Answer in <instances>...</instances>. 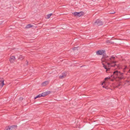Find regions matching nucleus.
<instances>
[{
    "label": "nucleus",
    "instance_id": "f257e3e1",
    "mask_svg": "<svg viewBox=\"0 0 130 130\" xmlns=\"http://www.w3.org/2000/svg\"><path fill=\"white\" fill-rule=\"evenodd\" d=\"M124 73H121L120 71L117 70H116L113 72V75L111 76L110 77L113 78V79H112L111 80L113 81L114 79L117 80V79H118V81L121 80L124 78Z\"/></svg>",
    "mask_w": 130,
    "mask_h": 130
},
{
    "label": "nucleus",
    "instance_id": "f03ea898",
    "mask_svg": "<svg viewBox=\"0 0 130 130\" xmlns=\"http://www.w3.org/2000/svg\"><path fill=\"white\" fill-rule=\"evenodd\" d=\"M103 57L101 59V61L103 62H106L108 61L109 62H112L113 60H115V57L113 56H112L110 57H109L108 56L106 55V54L103 55L102 56Z\"/></svg>",
    "mask_w": 130,
    "mask_h": 130
},
{
    "label": "nucleus",
    "instance_id": "7ed1b4c3",
    "mask_svg": "<svg viewBox=\"0 0 130 130\" xmlns=\"http://www.w3.org/2000/svg\"><path fill=\"white\" fill-rule=\"evenodd\" d=\"M103 24L104 22L99 19L96 20L93 23L94 25L98 26L102 25Z\"/></svg>",
    "mask_w": 130,
    "mask_h": 130
},
{
    "label": "nucleus",
    "instance_id": "20e7f679",
    "mask_svg": "<svg viewBox=\"0 0 130 130\" xmlns=\"http://www.w3.org/2000/svg\"><path fill=\"white\" fill-rule=\"evenodd\" d=\"M96 54L97 55H104L106 54V51L104 50H99L96 52Z\"/></svg>",
    "mask_w": 130,
    "mask_h": 130
},
{
    "label": "nucleus",
    "instance_id": "39448f33",
    "mask_svg": "<svg viewBox=\"0 0 130 130\" xmlns=\"http://www.w3.org/2000/svg\"><path fill=\"white\" fill-rule=\"evenodd\" d=\"M15 57L14 56H11L10 57L9 60L11 63H13L15 61Z\"/></svg>",
    "mask_w": 130,
    "mask_h": 130
},
{
    "label": "nucleus",
    "instance_id": "423d86ee",
    "mask_svg": "<svg viewBox=\"0 0 130 130\" xmlns=\"http://www.w3.org/2000/svg\"><path fill=\"white\" fill-rule=\"evenodd\" d=\"M102 65H103V67H104V68L106 69V72H107V71H110V68H107V66L104 63H102Z\"/></svg>",
    "mask_w": 130,
    "mask_h": 130
},
{
    "label": "nucleus",
    "instance_id": "0eeeda50",
    "mask_svg": "<svg viewBox=\"0 0 130 130\" xmlns=\"http://www.w3.org/2000/svg\"><path fill=\"white\" fill-rule=\"evenodd\" d=\"M49 82L48 81H45L42 83L41 86H45L48 85L49 84Z\"/></svg>",
    "mask_w": 130,
    "mask_h": 130
},
{
    "label": "nucleus",
    "instance_id": "6e6552de",
    "mask_svg": "<svg viewBox=\"0 0 130 130\" xmlns=\"http://www.w3.org/2000/svg\"><path fill=\"white\" fill-rule=\"evenodd\" d=\"M78 17H79L82 16L84 15L85 14L84 12L83 11L78 12Z\"/></svg>",
    "mask_w": 130,
    "mask_h": 130
},
{
    "label": "nucleus",
    "instance_id": "1a4fd4ad",
    "mask_svg": "<svg viewBox=\"0 0 130 130\" xmlns=\"http://www.w3.org/2000/svg\"><path fill=\"white\" fill-rule=\"evenodd\" d=\"M102 63H103V62H105L106 63H107V64L108 65V68H110V67H111L110 64L111 63H110V62H109L108 61H107L106 62H103V61H101Z\"/></svg>",
    "mask_w": 130,
    "mask_h": 130
},
{
    "label": "nucleus",
    "instance_id": "9d476101",
    "mask_svg": "<svg viewBox=\"0 0 130 130\" xmlns=\"http://www.w3.org/2000/svg\"><path fill=\"white\" fill-rule=\"evenodd\" d=\"M4 80L3 79L2 80H0V86L2 87L5 84L4 83Z\"/></svg>",
    "mask_w": 130,
    "mask_h": 130
},
{
    "label": "nucleus",
    "instance_id": "9b49d317",
    "mask_svg": "<svg viewBox=\"0 0 130 130\" xmlns=\"http://www.w3.org/2000/svg\"><path fill=\"white\" fill-rule=\"evenodd\" d=\"M66 76V75L64 73H63L62 75H61L59 76V78L61 79L63 78Z\"/></svg>",
    "mask_w": 130,
    "mask_h": 130
},
{
    "label": "nucleus",
    "instance_id": "f8f14e48",
    "mask_svg": "<svg viewBox=\"0 0 130 130\" xmlns=\"http://www.w3.org/2000/svg\"><path fill=\"white\" fill-rule=\"evenodd\" d=\"M72 14L75 17H78V12H74L72 13Z\"/></svg>",
    "mask_w": 130,
    "mask_h": 130
},
{
    "label": "nucleus",
    "instance_id": "ddd939ff",
    "mask_svg": "<svg viewBox=\"0 0 130 130\" xmlns=\"http://www.w3.org/2000/svg\"><path fill=\"white\" fill-rule=\"evenodd\" d=\"M18 59L20 60H22L24 58V57L22 55H20L19 57H18Z\"/></svg>",
    "mask_w": 130,
    "mask_h": 130
},
{
    "label": "nucleus",
    "instance_id": "4468645a",
    "mask_svg": "<svg viewBox=\"0 0 130 130\" xmlns=\"http://www.w3.org/2000/svg\"><path fill=\"white\" fill-rule=\"evenodd\" d=\"M33 25H32L31 24H28L25 27L26 28H29L30 27H33Z\"/></svg>",
    "mask_w": 130,
    "mask_h": 130
},
{
    "label": "nucleus",
    "instance_id": "2eb2a0df",
    "mask_svg": "<svg viewBox=\"0 0 130 130\" xmlns=\"http://www.w3.org/2000/svg\"><path fill=\"white\" fill-rule=\"evenodd\" d=\"M53 14L52 13L48 14L47 15V17L46 18L47 19H49V18H50V17H51V16L52 15H53Z\"/></svg>",
    "mask_w": 130,
    "mask_h": 130
},
{
    "label": "nucleus",
    "instance_id": "dca6fc26",
    "mask_svg": "<svg viewBox=\"0 0 130 130\" xmlns=\"http://www.w3.org/2000/svg\"><path fill=\"white\" fill-rule=\"evenodd\" d=\"M121 82L120 81L119 82V84L117 86H116V87H115V88H118L120 86V85H121Z\"/></svg>",
    "mask_w": 130,
    "mask_h": 130
},
{
    "label": "nucleus",
    "instance_id": "f3484780",
    "mask_svg": "<svg viewBox=\"0 0 130 130\" xmlns=\"http://www.w3.org/2000/svg\"><path fill=\"white\" fill-rule=\"evenodd\" d=\"M46 95H47L48 94H50V93H51V91H48L46 92H45Z\"/></svg>",
    "mask_w": 130,
    "mask_h": 130
},
{
    "label": "nucleus",
    "instance_id": "a211bd4d",
    "mask_svg": "<svg viewBox=\"0 0 130 130\" xmlns=\"http://www.w3.org/2000/svg\"><path fill=\"white\" fill-rule=\"evenodd\" d=\"M41 94L42 95V96L43 97H44L46 96L45 92L42 93Z\"/></svg>",
    "mask_w": 130,
    "mask_h": 130
},
{
    "label": "nucleus",
    "instance_id": "6ab92c4d",
    "mask_svg": "<svg viewBox=\"0 0 130 130\" xmlns=\"http://www.w3.org/2000/svg\"><path fill=\"white\" fill-rule=\"evenodd\" d=\"M42 95H41V94H39L36 96V97L37 98H40L41 97H42Z\"/></svg>",
    "mask_w": 130,
    "mask_h": 130
},
{
    "label": "nucleus",
    "instance_id": "aec40b11",
    "mask_svg": "<svg viewBox=\"0 0 130 130\" xmlns=\"http://www.w3.org/2000/svg\"><path fill=\"white\" fill-rule=\"evenodd\" d=\"M116 66H117L118 67L119 66V65H117V64H115L113 65H111V67H115Z\"/></svg>",
    "mask_w": 130,
    "mask_h": 130
},
{
    "label": "nucleus",
    "instance_id": "412c9836",
    "mask_svg": "<svg viewBox=\"0 0 130 130\" xmlns=\"http://www.w3.org/2000/svg\"><path fill=\"white\" fill-rule=\"evenodd\" d=\"M23 98L22 97H20L19 99V100L21 102L23 100Z\"/></svg>",
    "mask_w": 130,
    "mask_h": 130
},
{
    "label": "nucleus",
    "instance_id": "4be33fe9",
    "mask_svg": "<svg viewBox=\"0 0 130 130\" xmlns=\"http://www.w3.org/2000/svg\"><path fill=\"white\" fill-rule=\"evenodd\" d=\"M102 87L103 88H105V89H108V87L107 86H106L105 84V85H103L102 86Z\"/></svg>",
    "mask_w": 130,
    "mask_h": 130
},
{
    "label": "nucleus",
    "instance_id": "5701e85b",
    "mask_svg": "<svg viewBox=\"0 0 130 130\" xmlns=\"http://www.w3.org/2000/svg\"><path fill=\"white\" fill-rule=\"evenodd\" d=\"M106 42L107 43H111V41L109 40H106Z\"/></svg>",
    "mask_w": 130,
    "mask_h": 130
},
{
    "label": "nucleus",
    "instance_id": "b1692460",
    "mask_svg": "<svg viewBox=\"0 0 130 130\" xmlns=\"http://www.w3.org/2000/svg\"><path fill=\"white\" fill-rule=\"evenodd\" d=\"M106 77L104 79V80H106L107 79H110V77Z\"/></svg>",
    "mask_w": 130,
    "mask_h": 130
},
{
    "label": "nucleus",
    "instance_id": "393cba45",
    "mask_svg": "<svg viewBox=\"0 0 130 130\" xmlns=\"http://www.w3.org/2000/svg\"><path fill=\"white\" fill-rule=\"evenodd\" d=\"M78 47H74L73 48V50L74 51V50H76V49H77V48Z\"/></svg>",
    "mask_w": 130,
    "mask_h": 130
},
{
    "label": "nucleus",
    "instance_id": "a878e982",
    "mask_svg": "<svg viewBox=\"0 0 130 130\" xmlns=\"http://www.w3.org/2000/svg\"><path fill=\"white\" fill-rule=\"evenodd\" d=\"M25 64L26 65H28V62L27 60H26L25 61Z\"/></svg>",
    "mask_w": 130,
    "mask_h": 130
},
{
    "label": "nucleus",
    "instance_id": "bb28decb",
    "mask_svg": "<svg viewBox=\"0 0 130 130\" xmlns=\"http://www.w3.org/2000/svg\"><path fill=\"white\" fill-rule=\"evenodd\" d=\"M117 62L116 61H114L113 60L112 61V62H110L111 63H117Z\"/></svg>",
    "mask_w": 130,
    "mask_h": 130
},
{
    "label": "nucleus",
    "instance_id": "cd10ccee",
    "mask_svg": "<svg viewBox=\"0 0 130 130\" xmlns=\"http://www.w3.org/2000/svg\"><path fill=\"white\" fill-rule=\"evenodd\" d=\"M3 22L2 21H0V25L3 24Z\"/></svg>",
    "mask_w": 130,
    "mask_h": 130
},
{
    "label": "nucleus",
    "instance_id": "c85d7f7f",
    "mask_svg": "<svg viewBox=\"0 0 130 130\" xmlns=\"http://www.w3.org/2000/svg\"><path fill=\"white\" fill-rule=\"evenodd\" d=\"M105 81H104L101 84V85H103V84H105Z\"/></svg>",
    "mask_w": 130,
    "mask_h": 130
},
{
    "label": "nucleus",
    "instance_id": "c756f323",
    "mask_svg": "<svg viewBox=\"0 0 130 130\" xmlns=\"http://www.w3.org/2000/svg\"><path fill=\"white\" fill-rule=\"evenodd\" d=\"M37 98L36 97V96L34 98V99H36Z\"/></svg>",
    "mask_w": 130,
    "mask_h": 130
},
{
    "label": "nucleus",
    "instance_id": "7c9ffc66",
    "mask_svg": "<svg viewBox=\"0 0 130 130\" xmlns=\"http://www.w3.org/2000/svg\"><path fill=\"white\" fill-rule=\"evenodd\" d=\"M125 81L126 82H127V83H128L129 82V81L127 80H126Z\"/></svg>",
    "mask_w": 130,
    "mask_h": 130
},
{
    "label": "nucleus",
    "instance_id": "2f4dec72",
    "mask_svg": "<svg viewBox=\"0 0 130 130\" xmlns=\"http://www.w3.org/2000/svg\"><path fill=\"white\" fill-rule=\"evenodd\" d=\"M115 13V12H113V13H111V14H113V13Z\"/></svg>",
    "mask_w": 130,
    "mask_h": 130
},
{
    "label": "nucleus",
    "instance_id": "473e14b6",
    "mask_svg": "<svg viewBox=\"0 0 130 130\" xmlns=\"http://www.w3.org/2000/svg\"><path fill=\"white\" fill-rule=\"evenodd\" d=\"M83 66H82L80 67H83Z\"/></svg>",
    "mask_w": 130,
    "mask_h": 130
}]
</instances>
